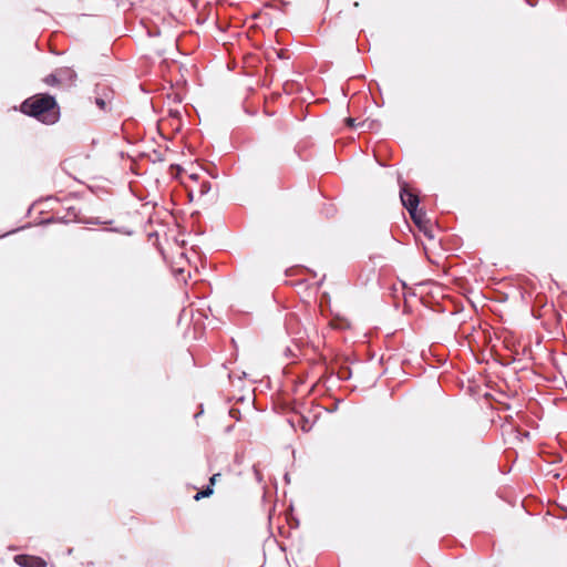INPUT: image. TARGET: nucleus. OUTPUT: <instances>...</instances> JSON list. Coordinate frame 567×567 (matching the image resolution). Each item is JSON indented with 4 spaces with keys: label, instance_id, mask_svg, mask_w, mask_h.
<instances>
[{
    "label": "nucleus",
    "instance_id": "obj_1",
    "mask_svg": "<svg viewBox=\"0 0 567 567\" xmlns=\"http://www.w3.org/2000/svg\"><path fill=\"white\" fill-rule=\"evenodd\" d=\"M21 111L44 124H54L60 116L55 99L49 94H37L21 104Z\"/></svg>",
    "mask_w": 567,
    "mask_h": 567
},
{
    "label": "nucleus",
    "instance_id": "obj_2",
    "mask_svg": "<svg viewBox=\"0 0 567 567\" xmlns=\"http://www.w3.org/2000/svg\"><path fill=\"white\" fill-rule=\"evenodd\" d=\"M400 198H401L402 205L408 209L412 219L416 224H419L420 223V216L417 214L419 197L408 188L406 184H403L401 186Z\"/></svg>",
    "mask_w": 567,
    "mask_h": 567
},
{
    "label": "nucleus",
    "instance_id": "obj_3",
    "mask_svg": "<svg viewBox=\"0 0 567 567\" xmlns=\"http://www.w3.org/2000/svg\"><path fill=\"white\" fill-rule=\"evenodd\" d=\"M14 561L21 566V567H45L47 563L35 556H29V555H17L14 557Z\"/></svg>",
    "mask_w": 567,
    "mask_h": 567
},
{
    "label": "nucleus",
    "instance_id": "obj_4",
    "mask_svg": "<svg viewBox=\"0 0 567 567\" xmlns=\"http://www.w3.org/2000/svg\"><path fill=\"white\" fill-rule=\"evenodd\" d=\"M55 72L58 74L60 83L63 81L72 83L76 78V73L70 68H61L58 69Z\"/></svg>",
    "mask_w": 567,
    "mask_h": 567
},
{
    "label": "nucleus",
    "instance_id": "obj_5",
    "mask_svg": "<svg viewBox=\"0 0 567 567\" xmlns=\"http://www.w3.org/2000/svg\"><path fill=\"white\" fill-rule=\"evenodd\" d=\"M213 487L210 485H208L205 489L198 492L196 495H195V499L198 501L203 497H208L213 494Z\"/></svg>",
    "mask_w": 567,
    "mask_h": 567
},
{
    "label": "nucleus",
    "instance_id": "obj_6",
    "mask_svg": "<svg viewBox=\"0 0 567 567\" xmlns=\"http://www.w3.org/2000/svg\"><path fill=\"white\" fill-rule=\"evenodd\" d=\"M44 82L48 85H55V84L60 83L56 72L45 76Z\"/></svg>",
    "mask_w": 567,
    "mask_h": 567
},
{
    "label": "nucleus",
    "instance_id": "obj_7",
    "mask_svg": "<svg viewBox=\"0 0 567 567\" xmlns=\"http://www.w3.org/2000/svg\"><path fill=\"white\" fill-rule=\"evenodd\" d=\"M95 103L96 105L101 109V110H105L106 109V102L101 99V97H96L95 99Z\"/></svg>",
    "mask_w": 567,
    "mask_h": 567
},
{
    "label": "nucleus",
    "instance_id": "obj_8",
    "mask_svg": "<svg viewBox=\"0 0 567 567\" xmlns=\"http://www.w3.org/2000/svg\"><path fill=\"white\" fill-rule=\"evenodd\" d=\"M220 477V474L217 473V474H214L210 480H209V485L213 487V485H215V483L217 482V480Z\"/></svg>",
    "mask_w": 567,
    "mask_h": 567
},
{
    "label": "nucleus",
    "instance_id": "obj_9",
    "mask_svg": "<svg viewBox=\"0 0 567 567\" xmlns=\"http://www.w3.org/2000/svg\"><path fill=\"white\" fill-rule=\"evenodd\" d=\"M347 123H348V125H349L350 127H357V126H358V125L355 124V120H354V118H352V117H349V118L347 120Z\"/></svg>",
    "mask_w": 567,
    "mask_h": 567
},
{
    "label": "nucleus",
    "instance_id": "obj_10",
    "mask_svg": "<svg viewBox=\"0 0 567 567\" xmlns=\"http://www.w3.org/2000/svg\"><path fill=\"white\" fill-rule=\"evenodd\" d=\"M202 188H203V189H202V193H205V192H206L205 189H207V186H205V185L203 184Z\"/></svg>",
    "mask_w": 567,
    "mask_h": 567
},
{
    "label": "nucleus",
    "instance_id": "obj_11",
    "mask_svg": "<svg viewBox=\"0 0 567 567\" xmlns=\"http://www.w3.org/2000/svg\"><path fill=\"white\" fill-rule=\"evenodd\" d=\"M202 188H203V189H202V193H205V192H206L205 189H207V186H205V185L203 184Z\"/></svg>",
    "mask_w": 567,
    "mask_h": 567
}]
</instances>
